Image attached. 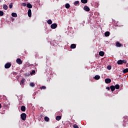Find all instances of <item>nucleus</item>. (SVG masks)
Segmentation results:
<instances>
[{
    "label": "nucleus",
    "mask_w": 128,
    "mask_h": 128,
    "mask_svg": "<svg viewBox=\"0 0 128 128\" xmlns=\"http://www.w3.org/2000/svg\"><path fill=\"white\" fill-rule=\"evenodd\" d=\"M21 118L22 120H26V114L25 113H22L21 114Z\"/></svg>",
    "instance_id": "f257e3e1"
},
{
    "label": "nucleus",
    "mask_w": 128,
    "mask_h": 128,
    "mask_svg": "<svg viewBox=\"0 0 128 128\" xmlns=\"http://www.w3.org/2000/svg\"><path fill=\"white\" fill-rule=\"evenodd\" d=\"M10 66H12V64L10 62L6 63L4 65L5 68H10Z\"/></svg>",
    "instance_id": "f03ea898"
},
{
    "label": "nucleus",
    "mask_w": 128,
    "mask_h": 128,
    "mask_svg": "<svg viewBox=\"0 0 128 128\" xmlns=\"http://www.w3.org/2000/svg\"><path fill=\"white\" fill-rule=\"evenodd\" d=\"M16 62H17L18 64H22V61L20 58H18L16 60Z\"/></svg>",
    "instance_id": "7ed1b4c3"
},
{
    "label": "nucleus",
    "mask_w": 128,
    "mask_h": 128,
    "mask_svg": "<svg viewBox=\"0 0 128 128\" xmlns=\"http://www.w3.org/2000/svg\"><path fill=\"white\" fill-rule=\"evenodd\" d=\"M57 27H58V24H53L50 26V28H52V30H54V28H56Z\"/></svg>",
    "instance_id": "20e7f679"
},
{
    "label": "nucleus",
    "mask_w": 128,
    "mask_h": 128,
    "mask_svg": "<svg viewBox=\"0 0 128 128\" xmlns=\"http://www.w3.org/2000/svg\"><path fill=\"white\" fill-rule=\"evenodd\" d=\"M111 82H112V80H110V78L105 79L106 84H110Z\"/></svg>",
    "instance_id": "39448f33"
},
{
    "label": "nucleus",
    "mask_w": 128,
    "mask_h": 128,
    "mask_svg": "<svg viewBox=\"0 0 128 128\" xmlns=\"http://www.w3.org/2000/svg\"><path fill=\"white\" fill-rule=\"evenodd\" d=\"M84 10H86V12H90V8H88V6H84Z\"/></svg>",
    "instance_id": "423d86ee"
},
{
    "label": "nucleus",
    "mask_w": 128,
    "mask_h": 128,
    "mask_svg": "<svg viewBox=\"0 0 128 128\" xmlns=\"http://www.w3.org/2000/svg\"><path fill=\"white\" fill-rule=\"evenodd\" d=\"M28 14L29 18H30L32 16V10L30 9H29L28 10Z\"/></svg>",
    "instance_id": "0eeeda50"
},
{
    "label": "nucleus",
    "mask_w": 128,
    "mask_h": 128,
    "mask_svg": "<svg viewBox=\"0 0 128 128\" xmlns=\"http://www.w3.org/2000/svg\"><path fill=\"white\" fill-rule=\"evenodd\" d=\"M116 46H117V48H120L122 46V44L118 42H116Z\"/></svg>",
    "instance_id": "6e6552de"
},
{
    "label": "nucleus",
    "mask_w": 128,
    "mask_h": 128,
    "mask_svg": "<svg viewBox=\"0 0 128 128\" xmlns=\"http://www.w3.org/2000/svg\"><path fill=\"white\" fill-rule=\"evenodd\" d=\"M99 56H104V52L100 51L99 52Z\"/></svg>",
    "instance_id": "1a4fd4ad"
},
{
    "label": "nucleus",
    "mask_w": 128,
    "mask_h": 128,
    "mask_svg": "<svg viewBox=\"0 0 128 128\" xmlns=\"http://www.w3.org/2000/svg\"><path fill=\"white\" fill-rule=\"evenodd\" d=\"M22 112H26V106H21Z\"/></svg>",
    "instance_id": "9d476101"
},
{
    "label": "nucleus",
    "mask_w": 128,
    "mask_h": 128,
    "mask_svg": "<svg viewBox=\"0 0 128 128\" xmlns=\"http://www.w3.org/2000/svg\"><path fill=\"white\" fill-rule=\"evenodd\" d=\"M94 80H100V76L98 75H96L94 77Z\"/></svg>",
    "instance_id": "9b49d317"
},
{
    "label": "nucleus",
    "mask_w": 128,
    "mask_h": 128,
    "mask_svg": "<svg viewBox=\"0 0 128 128\" xmlns=\"http://www.w3.org/2000/svg\"><path fill=\"white\" fill-rule=\"evenodd\" d=\"M12 16H14V18H17L18 17V14L16 12H12Z\"/></svg>",
    "instance_id": "f8f14e48"
},
{
    "label": "nucleus",
    "mask_w": 128,
    "mask_h": 128,
    "mask_svg": "<svg viewBox=\"0 0 128 128\" xmlns=\"http://www.w3.org/2000/svg\"><path fill=\"white\" fill-rule=\"evenodd\" d=\"M26 6L28 8H32V6L30 3L27 4Z\"/></svg>",
    "instance_id": "ddd939ff"
},
{
    "label": "nucleus",
    "mask_w": 128,
    "mask_h": 128,
    "mask_svg": "<svg viewBox=\"0 0 128 128\" xmlns=\"http://www.w3.org/2000/svg\"><path fill=\"white\" fill-rule=\"evenodd\" d=\"M110 88L112 92H114V90H116V88L114 86H110Z\"/></svg>",
    "instance_id": "4468645a"
},
{
    "label": "nucleus",
    "mask_w": 128,
    "mask_h": 128,
    "mask_svg": "<svg viewBox=\"0 0 128 128\" xmlns=\"http://www.w3.org/2000/svg\"><path fill=\"white\" fill-rule=\"evenodd\" d=\"M76 48V44H72L70 46V48Z\"/></svg>",
    "instance_id": "2eb2a0df"
},
{
    "label": "nucleus",
    "mask_w": 128,
    "mask_h": 128,
    "mask_svg": "<svg viewBox=\"0 0 128 128\" xmlns=\"http://www.w3.org/2000/svg\"><path fill=\"white\" fill-rule=\"evenodd\" d=\"M24 80H26L24 79V78H23L20 82V84H24Z\"/></svg>",
    "instance_id": "dca6fc26"
},
{
    "label": "nucleus",
    "mask_w": 128,
    "mask_h": 128,
    "mask_svg": "<svg viewBox=\"0 0 128 128\" xmlns=\"http://www.w3.org/2000/svg\"><path fill=\"white\" fill-rule=\"evenodd\" d=\"M45 122H50V118L48 116H45L44 118Z\"/></svg>",
    "instance_id": "f3484780"
},
{
    "label": "nucleus",
    "mask_w": 128,
    "mask_h": 128,
    "mask_svg": "<svg viewBox=\"0 0 128 128\" xmlns=\"http://www.w3.org/2000/svg\"><path fill=\"white\" fill-rule=\"evenodd\" d=\"M105 36H110V32H106L104 33Z\"/></svg>",
    "instance_id": "a211bd4d"
},
{
    "label": "nucleus",
    "mask_w": 128,
    "mask_h": 128,
    "mask_svg": "<svg viewBox=\"0 0 128 128\" xmlns=\"http://www.w3.org/2000/svg\"><path fill=\"white\" fill-rule=\"evenodd\" d=\"M118 64H122V60H118L117 62Z\"/></svg>",
    "instance_id": "6ab92c4d"
},
{
    "label": "nucleus",
    "mask_w": 128,
    "mask_h": 128,
    "mask_svg": "<svg viewBox=\"0 0 128 128\" xmlns=\"http://www.w3.org/2000/svg\"><path fill=\"white\" fill-rule=\"evenodd\" d=\"M61 118H62V116H56V120H60Z\"/></svg>",
    "instance_id": "aec40b11"
},
{
    "label": "nucleus",
    "mask_w": 128,
    "mask_h": 128,
    "mask_svg": "<svg viewBox=\"0 0 128 128\" xmlns=\"http://www.w3.org/2000/svg\"><path fill=\"white\" fill-rule=\"evenodd\" d=\"M70 6L69 4H66L65 5V8H70Z\"/></svg>",
    "instance_id": "412c9836"
},
{
    "label": "nucleus",
    "mask_w": 128,
    "mask_h": 128,
    "mask_svg": "<svg viewBox=\"0 0 128 128\" xmlns=\"http://www.w3.org/2000/svg\"><path fill=\"white\" fill-rule=\"evenodd\" d=\"M3 8L4 10H8V6L6 4H4L3 5Z\"/></svg>",
    "instance_id": "4be33fe9"
},
{
    "label": "nucleus",
    "mask_w": 128,
    "mask_h": 128,
    "mask_svg": "<svg viewBox=\"0 0 128 128\" xmlns=\"http://www.w3.org/2000/svg\"><path fill=\"white\" fill-rule=\"evenodd\" d=\"M47 22L48 24H52V20H49L47 21Z\"/></svg>",
    "instance_id": "5701e85b"
},
{
    "label": "nucleus",
    "mask_w": 128,
    "mask_h": 128,
    "mask_svg": "<svg viewBox=\"0 0 128 128\" xmlns=\"http://www.w3.org/2000/svg\"><path fill=\"white\" fill-rule=\"evenodd\" d=\"M81 2H82V4H86L88 0H81Z\"/></svg>",
    "instance_id": "b1692460"
},
{
    "label": "nucleus",
    "mask_w": 128,
    "mask_h": 128,
    "mask_svg": "<svg viewBox=\"0 0 128 128\" xmlns=\"http://www.w3.org/2000/svg\"><path fill=\"white\" fill-rule=\"evenodd\" d=\"M123 72H124V74H126V72H128V68H126L124 69V70H123Z\"/></svg>",
    "instance_id": "393cba45"
},
{
    "label": "nucleus",
    "mask_w": 128,
    "mask_h": 128,
    "mask_svg": "<svg viewBox=\"0 0 128 128\" xmlns=\"http://www.w3.org/2000/svg\"><path fill=\"white\" fill-rule=\"evenodd\" d=\"M114 86L115 88H116V90H118L120 88V85H118V84H116Z\"/></svg>",
    "instance_id": "a878e982"
},
{
    "label": "nucleus",
    "mask_w": 128,
    "mask_h": 128,
    "mask_svg": "<svg viewBox=\"0 0 128 128\" xmlns=\"http://www.w3.org/2000/svg\"><path fill=\"white\" fill-rule=\"evenodd\" d=\"M78 4H80V2H78V1H76L74 2V6H78Z\"/></svg>",
    "instance_id": "bb28decb"
},
{
    "label": "nucleus",
    "mask_w": 128,
    "mask_h": 128,
    "mask_svg": "<svg viewBox=\"0 0 128 128\" xmlns=\"http://www.w3.org/2000/svg\"><path fill=\"white\" fill-rule=\"evenodd\" d=\"M30 86L34 87V86H36V84L34 82H31L30 83Z\"/></svg>",
    "instance_id": "cd10ccee"
},
{
    "label": "nucleus",
    "mask_w": 128,
    "mask_h": 128,
    "mask_svg": "<svg viewBox=\"0 0 128 128\" xmlns=\"http://www.w3.org/2000/svg\"><path fill=\"white\" fill-rule=\"evenodd\" d=\"M4 16V12L0 11V16Z\"/></svg>",
    "instance_id": "c85d7f7f"
},
{
    "label": "nucleus",
    "mask_w": 128,
    "mask_h": 128,
    "mask_svg": "<svg viewBox=\"0 0 128 128\" xmlns=\"http://www.w3.org/2000/svg\"><path fill=\"white\" fill-rule=\"evenodd\" d=\"M10 8H12V3H10L9 5Z\"/></svg>",
    "instance_id": "c756f323"
},
{
    "label": "nucleus",
    "mask_w": 128,
    "mask_h": 128,
    "mask_svg": "<svg viewBox=\"0 0 128 128\" xmlns=\"http://www.w3.org/2000/svg\"><path fill=\"white\" fill-rule=\"evenodd\" d=\"M46 86H42L40 88V89H41V90H46Z\"/></svg>",
    "instance_id": "7c9ffc66"
},
{
    "label": "nucleus",
    "mask_w": 128,
    "mask_h": 128,
    "mask_svg": "<svg viewBox=\"0 0 128 128\" xmlns=\"http://www.w3.org/2000/svg\"><path fill=\"white\" fill-rule=\"evenodd\" d=\"M36 74V70H32V72H30V74Z\"/></svg>",
    "instance_id": "2f4dec72"
},
{
    "label": "nucleus",
    "mask_w": 128,
    "mask_h": 128,
    "mask_svg": "<svg viewBox=\"0 0 128 128\" xmlns=\"http://www.w3.org/2000/svg\"><path fill=\"white\" fill-rule=\"evenodd\" d=\"M73 127L74 128H78V125H76V124H74Z\"/></svg>",
    "instance_id": "473e14b6"
},
{
    "label": "nucleus",
    "mask_w": 128,
    "mask_h": 128,
    "mask_svg": "<svg viewBox=\"0 0 128 128\" xmlns=\"http://www.w3.org/2000/svg\"><path fill=\"white\" fill-rule=\"evenodd\" d=\"M122 64H126V60H122Z\"/></svg>",
    "instance_id": "72a5a7b5"
},
{
    "label": "nucleus",
    "mask_w": 128,
    "mask_h": 128,
    "mask_svg": "<svg viewBox=\"0 0 128 128\" xmlns=\"http://www.w3.org/2000/svg\"><path fill=\"white\" fill-rule=\"evenodd\" d=\"M108 70H112V66H108L107 67Z\"/></svg>",
    "instance_id": "f704fd0d"
},
{
    "label": "nucleus",
    "mask_w": 128,
    "mask_h": 128,
    "mask_svg": "<svg viewBox=\"0 0 128 128\" xmlns=\"http://www.w3.org/2000/svg\"><path fill=\"white\" fill-rule=\"evenodd\" d=\"M22 6H26V3H22Z\"/></svg>",
    "instance_id": "c9c22d12"
},
{
    "label": "nucleus",
    "mask_w": 128,
    "mask_h": 128,
    "mask_svg": "<svg viewBox=\"0 0 128 128\" xmlns=\"http://www.w3.org/2000/svg\"><path fill=\"white\" fill-rule=\"evenodd\" d=\"M106 90H110V87L107 86V87L106 88Z\"/></svg>",
    "instance_id": "e433bc0d"
},
{
    "label": "nucleus",
    "mask_w": 128,
    "mask_h": 128,
    "mask_svg": "<svg viewBox=\"0 0 128 128\" xmlns=\"http://www.w3.org/2000/svg\"><path fill=\"white\" fill-rule=\"evenodd\" d=\"M0 108H2V104H0Z\"/></svg>",
    "instance_id": "4c0bfd02"
}]
</instances>
